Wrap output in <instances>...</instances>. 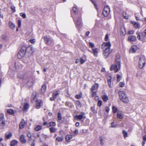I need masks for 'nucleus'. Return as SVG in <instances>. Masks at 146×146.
I'll list each match as a JSON object with an SVG mask.
<instances>
[{"mask_svg":"<svg viewBox=\"0 0 146 146\" xmlns=\"http://www.w3.org/2000/svg\"><path fill=\"white\" fill-rule=\"evenodd\" d=\"M81 24V17H78L77 20L76 24L77 25L79 26Z\"/></svg>","mask_w":146,"mask_h":146,"instance_id":"obj_25","label":"nucleus"},{"mask_svg":"<svg viewBox=\"0 0 146 146\" xmlns=\"http://www.w3.org/2000/svg\"><path fill=\"white\" fill-rule=\"evenodd\" d=\"M27 134L28 137L29 138H31V135L30 133L28 132L27 133Z\"/></svg>","mask_w":146,"mask_h":146,"instance_id":"obj_53","label":"nucleus"},{"mask_svg":"<svg viewBox=\"0 0 146 146\" xmlns=\"http://www.w3.org/2000/svg\"><path fill=\"white\" fill-rule=\"evenodd\" d=\"M18 26L19 27H20L21 25V22L20 20H18Z\"/></svg>","mask_w":146,"mask_h":146,"instance_id":"obj_54","label":"nucleus"},{"mask_svg":"<svg viewBox=\"0 0 146 146\" xmlns=\"http://www.w3.org/2000/svg\"><path fill=\"white\" fill-rule=\"evenodd\" d=\"M119 95L121 100H128V98H127V95L123 91H119Z\"/></svg>","mask_w":146,"mask_h":146,"instance_id":"obj_5","label":"nucleus"},{"mask_svg":"<svg viewBox=\"0 0 146 146\" xmlns=\"http://www.w3.org/2000/svg\"><path fill=\"white\" fill-rule=\"evenodd\" d=\"M117 116L118 118L120 119H122L123 117V115L121 111H118L117 113Z\"/></svg>","mask_w":146,"mask_h":146,"instance_id":"obj_20","label":"nucleus"},{"mask_svg":"<svg viewBox=\"0 0 146 146\" xmlns=\"http://www.w3.org/2000/svg\"><path fill=\"white\" fill-rule=\"evenodd\" d=\"M20 139L21 142L23 143H24L26 142V140L23 135H22L20 136Z\"/></svg>","mask_w":146,"mask_h":146,"instance_id":"obj_16","label":"nucleus"},{"mask_svg":"<svg viewBox=\"0 0 146 146\" xmlns=\"http://www.w3.org/2000/svg\"><path fill=\"white\" fill-rule=\"evenodd\" d=\"M110 11V9L109 6H106L104 9L102 13L105 17H106L109 14Z\"/></svg>","mask_w":146,"mask_h":146,"instance_id":"obj_6","label":"nucleus"},{"mask_svg":"<svg viewBox=\"0 0 146 146\" xmlns=\"http://www.w3.org/2000/svg\"><path fill=\"white\" fill-rule=\"evenodd\" d=\"M90 32L89 31H87V32L86 33V35L87 36H88L89 34H90Z\"/></svg>","mask_w":146,"mask_h":146,"instance_id":"obj_63","label":"nucleus"},{"mask_svg":"<svg viewBox=\"0 0 146 146\" xmlns=\"http://www.w3.org/2000/svg\"><path fill=\"white\" fill-rule=\"evenodd\" d=\"M102 99L103 100H108V97L106 95H104L102 96Z\"/></svg>","mask_w":146,"mask_h":146,"instance_id":"obj_36","label":"nucleus"},{"mask_svg":"<svg viewBox=\"0 0 146 146\" xmlns=\"http://www.w3.org/2000/svg\"><path fill=\"white\" fill-rule=\"evenodd\" d=\"M145 64V57L143 55H141L139 57V67L140 69H142Z\"/></svg>","mask_w":146,"mask_h":146,"instance_id":"obj_3","label":"nucleus"},{"mask_svg":"<svg viewBox=\"0 0 146 146\" xmlns=\"http://www.w3.org/2000/svg\"><path fill=\"white\" fill-rule=\"evenodd\" d=\"M25 122L23 119H22L19 124V128L20 129H23L25 126Z\"/></svg>","mask_w":146,"mask_h":146,"instance_id":"obj_14","label":"nucleus"},{"mask_svg":"<svg viewBox=\"0 0 146 146\" xmlns=\"http://www.w3.org/2000/svg\"><path fill=\"white\" fill-rule=\"evenodd\" d=\"M20 15L23 18H25L26 17V16L25 13H20Z\"/></svg>","mask_w":146,"mask_h":146,"instance_id":"obj_42","label":"nucleus"},{"mask_svg":"<svg viewBox=\"0 0 146 146\" xmlns=\"http://www.w3.org/2000/svg\"><path fill=\"white\" fill-rule=\"evenodd\" d=\"M58 120H61L62 119V117L61 115V113L59 112L58 113Z\"/></svg>","mask_w":146,"mask_h":146,"instance_id":"obj_41","label":"nucleus"},{"mask_svg":"<svg viewBox=\"0 0 146 146\" xmlns=\"http://www.w3.org/2000/svg\"><path fill=\"white\" fill-rule=\"evenodd\" d=\"M12 134L11 132H7L5 134V137L6 139H8L12 136Z\"/></svg>","mask_w":146,"mask_h":146,"instance_id":"obj_23","label":"nucleus"},{"mask_svg":"<svg viewBox=\"0 0 146 146\" xmlns=\"http://www.w3.org/2000/svg\"><path fill=\"white\" fill-rule=\"evenodd\" d=\"M29 41L31 43H33L35 42V39H32L30 40Z\"/></svg>","mask_w":146,"mask_h":146,"instance_id":"obj_55","label":"nucleus"},{"mask_svg":"<svg viewBox=\"0 0 146 146\" xmlns=\"http://www.w3.org/2000/svg\"><path fill=\"white\" fill-rule=\"evenodd\" d=\"M131 22L134 25V26L136 28L138 29L140 27V25L139 23L134 21H131Z\"/></svg>","mask_w":146,"mask_h":146,"instance_id":"obj_18","label":"nucleus"},{"mask_svg":"<svg viewBox=\"0 0 146 146\" xmlns=\"http://www.w3.org/2000/svg\"><path fill=\"white\" fill-rule=\"evenodd\" d=\"M105 40L107 41L108 40V34H106L105 38Z\"/></svg>","mask_w":146,"mask_h":146,"instance_id":"obj_49","label":"nucleus"},{"mask_svg":"<svg viewBox=\"0 0 146 146\" xmlns=\"http://www.w3.org/2000/svg\"><path fill=\"white\" fill-rule=\"evenodd\" d=\"M4 119V115L3 113H0V120H3Z\"/></svg>","mask_w":146,"mask_h":146,"instance_id":"obj_40","label":"nucleus"},{"mask_svg":"<svg viewBox=\"0 0 146 146\" xmlns=\"http://www.w3.org/2000/svg\"><path fill=\"white\" fill-rule=\"evenodd\" d=\"M22 106L23 107V110L25 111H27L29 107V104L27 103H25L23 105H22Z\"/></svg>","mask_w":146,"mask_h":146,"instance_id":"obj_13","label":"nucleus"},{"mask_svg":"<svg viewBox=\"0 0 146 146\" xmlns=\"http://www.w3.org/2000/svg\"><path fill=\"white\" fill-rule=\"evenodd\" d=\"M80 124L78 122H77L75 124V125L76 127H78L79 125Z\"/></svg>","mask_w":146,"mask_h":146,"instance_id":"obj_61","label":"nucleus"},{"mask_svg":"<svg viewBox=\"0 0 146 146\" xmlns=\"http://www.w3.org/2000/svg\"><path fill=\"white\" fill-rule=\"evenodd\" d=\"M11 9L13 12H15V7L13 6H11Z\"/></svg>","mask_w":146,"mask_h":146,"instance_id":"obj_43","label":"nucleus"},{"mask_svg":"<svg viewBox=\"0 0 146 146\" xmlns=\"http://www.w3.org/2000/svg\"><path fill=\"white\" fill-rule=\"evenodd\" d=\"M63 140V138L62 136L59 137H57L56 139V141L58 142H61Z\"/></svg>","mask_w":146,"mask_h":146,"instance_id":"obj_27","label":"nucleus"},{"mask_svg":"<svg viewBox=\"0 0 146 146\" xmlns=\"http://www.w3.org/2000/svg\"><path fill=\"white\" fill-rule=\"evenodd\" d=\"M85 60L83 59L82 58H81L80 59V63L81 64H82L85 62Z\"/></svg>","mask_w":146,"mask_h":146,"instance_id":"obj_48","label":"nucleus"},{"mask_svg":"<svg viewBox=\"0 0 146 146\" xmlns=\"http://www.w3.org/2000/svg\"><path fill=\"white\" fill-rule=\"evenodd\" d=\"M134 32V31L133 30H131L130 31L128 32V33L129 34H133Z\"/></svg>","mask_w":146,"mask_h":146,"instance_id":"obj_58","label":"nucleus"},{"mask_svg":"<svg viewBox=\"0 0 146 146\" xmlns=\"http://www.w3.org/2000/svg\"><path fill=\"white\" fill-rule=\"evenodd\" d=\"M126 33L125 29L124 27L121 28V29L120 34L122 36H124Z\"/></svg>","mask_w":146,"mask_h":146,"instance_id":"obj_19","label":"nucleus"},{"mask_svg":"<svg viewBox=\"0 0 146 146\" xmlns=\"http://www.w3.org/2000/svg\"><path fill=\"white\" fill-rule=\"evenodd\" d=\"M92 51L94 55H97L98 53V48H97L92 49Z\"/></svg>","mask_w":146,"mask_h":146,"instance_id":"obj_34","label":"nucleus"},{"mask_svg":"<svg viewBox=\"0 0 146 146\" xmlns=\"http://www.w3.org/2000/svg\"><path fill=\"white\" fill-rule=\"evenodd\" d=\"M91 1L93 4L94 5L96 9H97V6L95 2H94V0H90Z\"/></svg>","mask_w":146,"mask_h":146,"instance_id":"obj_52","label":"nucleus"},{"mask_svg":"<svg viewBox=\"0 0 146 146\" xmlns=\"http://www.w3.org/2000/svg\"><path fill=\"white\" fill-rule=\"evenodd\" d=\"M92 93V96H94L96 95V91H91Z\"/></svg>","mask_w":146,"mask_h":146,"instance_id":"obj_56","label":"nucleus"},{"mask_svg":"<svg viewBox=\"0 0 146 146\" xmlns=\"http://www.w3.org/2000/svg\"><path fill=\"white\" fill-rule=\"evenodd\" d=\"M135 18L137 20V21H138V20H141L139 19V17H138L137 16H135Z\"/></svg>","mask_w":146,"mask_h":146,"instance_id":"obj_62","label":"nucleus"},{"mask_svg":"<svg viewBox=\"0 0 146 146\" xmlns=\"http://www.w3.org/2000/svg\"><path fill=\"white\" fill-rule=\"evenodd\" d=\"M136 38L135 36L133 35H129L128 36V40L129 42H134L136 40Z\"/></svg>","mask_w":146,"mask_h":146,"instance_id":"obj_9","label":"nucleus"},{"mask_svg":"<svg viewBox=\"0 0 146 146\" xmlns=\"http://www.w3.org/2000/svg\"><path fill=\"white\" fill-rule=\"evenodd\" d=\"M17 143V141L13 140L11 141V146H15Z\"/></svg>","mask_w":146,"mask_h":146,"instance_id":"obj_29","label":"nucleus"},{"mask_svg":"<svg viewBox=\"0 0 146 146\" xmlns=\"http://www.w3.org/2000/svg\"><path fill=\"white\" fill-rule=\"evenodd\" d=\"M111 45L109 42H104L102 45V48L103 50L107 49H110Z\"/></svg>","mask_w":146,"mask_h":146,"instance_id":"obj_7","label":"nucleus"},{"mask_svg":"<svg viewBox=\"0 0 146 146\" xmlns=\"http://www.w3.org/2000/svg\"><path fill=\"white\" fill-rule=\"evenodd\" d=\"M72 136L70 135H67L66 136L65 139L66 141H69L72 138Z\"/></svg>","mask_w":146,"mask_h":146,"instance_id":"obj_30","label":"nucleus"},{"mask_svg":"<svg viewBox=\"0 0 146 146\" xmlns=\"http://www.w3.org/2000/svg\"><path fill=\"white\" fill-rule=\"evenodd\" d=\"M143 140L144 141H146V135H144L143 137Z\"/></svg>","mask_w":146,"mask_h":146,"instance_id":"obj_60","label":"nucleus"},{"mask_svg":"<svg viewBox=\"0 0 146 146\" xmlns=\"http://www.w3.org/2000/svg\"><path fill=\"white\" fill-rule=\"evenodd\" d=\"M78 134V131L77 129H76L73 132L72 135L74 136Z\"/></svg>","mask_w":146,"mask_h":146,"instance_id":"obj_38","label":"nucleus"},{"mask_svg":"<svg viewBox=\"0 0 146 146\" xmlns=\"http://www.w3.org/2000/svg\"><path fill=\"white\" fill-rule=\"evenodd\" d=\"M108 85L109 86V87L110 88H111V79H110L109 80H108Z\"/></svg>","mask_w":146,"mask_h":146,"instance_id":"obj_46","label":"nucleus"},{"mask_svg":"<svg viewBox=\"0 0 146 146\" xmlns=\"http://www.w3.org/2000/svg\"><path fill=\"white\" fill-rule=\"evenodd\" d=\"M46 89V86L45 85L42 86L40 89V91L42 93L44 94L45 92Z\"/></svg>","mask_w":146,"mask_h":146,"instance_id":"obj_24","label":"nucleus"},{"mask_svg":"<svg viewBox=\"0 0 146 146\" xmlns=\"http://www.w3.org/2000/svg\"><path fill=\"white\" fill-rule=\"evenodd\" d=\"M102 104V102L101 101H98L97 103V105L99 106H100Z\"/></svg>","mask_w":146,"mask_h":146,"instance_id":"obj_50","label":"nucleus"},{"mask_svg":"<svg viewBox=\"0 0 146 146\" xmlns=\"http://www.w3.org/2000/svg\"><path fill=\"white\" fill-rule=\"evenodd\" d=\"M7 111L8 113L10 114H13L14 113V110L11 109L7 110Z\"/></svg>","mask_w":146,"mask_h":146,"instance_id":"obj_35","label":"nucleus"},{"mask_svg":"<svg viewBox=\"0 0 146 146\" xmlns=\"http://www.w3.org/2000/svg\"><path fill=\"white\" fill-rule=\"evenodd\" d=\"M49 130L51 133H54L56 131L57 129L54 127H51L49 128Z\"/></svg>","mask_w":146,"mask_h":146,"instance_id":"obj_31","label":"nucleus"},{"mask_svg":"<svg viewBox=\"0 0 146 146\" xmlns=\"http://www.w3.org/2000/svg\"><path fill=\"white\" fill-rule=\"evenodd\" d=\"M82 94L81 93L80 94L76 95L75 96V98L77 99H80L82 98Z\"/></svg>","mask_w":146,"mask_h":146,"instance_id":"obj_37","label":"nucleus"},{"mask_svg":"<svg viewBox=\"0 0 146 146\" xmlns=\"http://www.w3.org/2000/svg\"><path fill=\"white\" fill-rule=\"evenodd\" d=\"M42 128V127L39 125H37L35 127V130L37 131L40 130Z\"/></svg>","mask_w":146,"mask_h":146,"instance_id":"obj_32","label":"nucleus"},{"mask_svg":"<svg viewBox=\"0 0 146 146\" xmlns=\"http://www.w3.org/2000/svg\"><path fill=\"white\" fill-rule=\"evenodd\" d=\"M36 109L39 108L42 105V101H36Z\"/></svg>","mask_w":146,"mask_h":146,"instance_id":"obj_10","label":"nucleus"},{"mask_svg":"<svg viewBox=\"0 0 146 146\" xmlns=\"http://www.w3.org/2000/svg\"><path fill=\"white\" fill-rule=\"evenodd\" d=\"M89 44L90 46L91 47V48H93L94 47V44L93 43L91 42H89Z\"/></svg>","mask_w":146,"mask_h":146,"instance_id":"obj_44","label":"nucleus"},{"mask_svg":"<svg viewBox=\"0 0 146 146\" xmlns=\"http://www.w3.org/2000/svg\"><path fill=\"white\" fill-rule=\"evenodd\" d=\"M56 125V123L55 122H50L47 125V127H49L51 126H54Z\"/></svg>","mask_w":146,"mask_h":146,"instance_id":"obj_26","label":"nucleus"},{"mask_svg":"<svg viewBox=\"0 0 146 146\" xmlns=\"http://www.w3.org/2000/svg\"><path fill=\"white\" fill-rule=\"evenodd\" d=\"M120 56L119 55H117L115 58V64H112L111 67V70H114L115 72H117L120 69Z\"/></svg>","mask_w":146,"mask_h":146,"instance_id":"obj_2","label":"nucleus"},{"mask_svg":"<svg viewBox=\"0 0 146 146\" xmlns=\"http://www.w3.org/2000/svg\"><path fill=\"white\" fill-rule=\"evenodd\" d=\"M33 84V80L31 78H29V80L27 82V84L28 86H31Z\"/></svg>","mask_w":146,"mask_h":146,"instance_id":"obj_21","label":"nucleus"},{"mask_svg":"<svg viewBox=\"0 0 146 146\" xmlns=\"http://www.w3.org/2000/svg\"><path fill=\"white\" fill-rule=\"evenodd\" d=\"M113 111L114 113H115L117 111V109L114 106L112 107Z\"/></svg>","mask_w":146,"mask_h":146,"instance_id":"obj_39","label":"nucleus"},{"mask_svg":"<svg viewBox=\"0 0 146 146\" xmlns=\"http://www.w3.org/2000/svg\"><path fill=\"white\" fill-rule=\"evenodd\" d=\"M80 132L81 133H86V130H85L84 129H82L80 130Z\"/></svg>","mask_w":146,"mask_h":146,"instance_id":"obj_51","label":"nucleus"},{"mask_svg":"<svg viewBox=\"0 0 146 146\" xmlns=\"http://www.w3.org/2000/svg\"><path fill=\"white\" fill-rule=\"evenodd\" d=\"M125 85V84L123 82H120L119 83V86L120 87H123Z\"/></svg>","mask_w":146,"mask_h":146,"instance_id":"obj_45","label":"nucleus"},{"mask_svg":"<svg viewBox=\"0 0 146 146\" xmlns=\"http://www.w3.org/2000/svg\"><path fill=\"white\" fill-rule=\"evenodd\" d=\"M84 114V113H81V114L78 115L76 116V117H77V118L79 120L81 119L83 117V115Z\"/></svg>","mask_w":146,"mask_h":146,"instance_id":"obj_28","label":"nucleus"},{"mask_svg":"<svg viewBox=\"0 0 146 146\" xmlns=\"http://www.w3.org/2000/svg\"><path fill=\"white\" fill-rule=\"evenodd\" d=\"M43 38L45 43L48 45H51L53 42L52 39L49 36H44Z\"/></svg>","mask_w":146,"mask_h":146,"instance_id":"obj_4","label":"nucleus"},{"mask_svg":"<svg viewBox=\"0 0 146 146\" xmlns=\"http://www.w3.org/2000/svg\"><path fill=\"white\" fill-rule=\"evenodd\" d=\"M9 25L10 28L12 29H14L15 27V25L11 21L9 22Z\"/></svg>","mask_w":146,"mask_h":146,"instance_id":"obj_22","label":"nucleus"},{"mask_svg":"<svg viewBox=\"0 0 146 146\" xmlns=\"http://www.w3.org/2000/svg\"><path fill=\"white\" fill-rule=\"evenodd\" d=\"M121 76L120 75H118L117 77V81L118 82H119L121 79Z\"/></svg>","mask_w":146,"mask_h":146,"instance_id":"obj_47","label":"nucleus"},{"mask_svg":"<svg viewBox=\"0 0 146 146\" xmlns=\"http://www.w3.org/2000/svg\"><path fill=\"white\" fill-rule=\"evenodd\" d=\"M137 46L135 45H133L131 47L130 50L132 53H135L137 50Z\"/></svg>","mask_w":146,"mask_h":146,"instance_id":"obj_11","label":"nucleus"},{"mask_svg":"<svg viewBox=\"0 0 146 146\" xmlns=\"http://www.w3.org/2000/svg\"><path fill=\"white\" fill-rule=\"evenodd\" d=\"M111 51V50L108 48L103 50V54L105 58H107Z\"/></svg>","mask_w":146,"mask_h":146,"instance_id":"obj_8","label":"nucleus"},{"mask_svg":"<svg viewBox=\"0 0 146 146\" xmlns=\"http://www.w3.org/2000/svg\"><path fill=\"white\" fill-rule=\"evenodd\" d=\"M32 98L34 100H38L37 94L36 92H33L32 95Z\"/></svg>","mask_w":146,"mask_h":146,"instance_id":"obj_15","label":"nucleus"},{"mask_svg":"<svg viewBox=\"0 0 146 146\" xmlns=\"http://www.w3.org/2000/svg\"><path fill=\"white\" fill-rule=\"evenodd\" d=\"M32 50V47L30 46H27L24 45L22 46L20 50L17 54L18 58L20 59L25 55L27 52L29 53Z\"/></svg>","mask_w":146,"mask_h":146,"instance_id":"obj_1","label":"nucleus"},{"mask_svg":"<svg viewBox=\"0 0 146 146\" xmlns=\"http://www.w3.org/2000/svg\"><path fill=\"white\" fill-rule=\"evenodd\" d=\"M98 84H96L92 86L91 88V91H96L98 88Z\"/></svg>","mask_w":146,"mask_h":146,"instance_id":"obj_17","label":"nucleus"},{"mask_svg":"<svg viewBox=\"0 0 146 146\" xmlns=\"http://www.w3.org/2000/svg\"><path fill=\"white\" fill-rule=\"evenodd\" d=\"M35 140H34L33 142L32 143L31 145V146H35Z\"/></svg>","mask_w":146,"mask_h":146,"instance_id":"obj_57","label":"nucleus"},{"mask_svg":"<svg viewBox=\"0 0 146 146\" xmlns=\"http://www.w3.org/2000/svg\"><path fill=\"white\" fill-rule=\"evenodd\" d=\"M122 134L124 138H125L128 136L127 133L125 130H123L122 131Z\"/></svg>","mask_w":146,"mask_h":146,"instance_id":"obj_33","label":"nucleus"},{"mask_svg":"<svg viewBox=\"0 0 146 146\" xmlns=\"http://www.w3.org/2000/svg\"><path fill=\"white\" fill-rule=\"evenodd\" d=\"M72 10L74 13H75L76 10V8L75 7H73L72 8Z\"/></svg>","mask_w":146,"mask_h":146,"instance_id":"obj_59","label":"nucleus"},{"mask_svg":"<svg viewBox=\"0 0 146 146\" xmlns=\"http://www.w3.org/2000/svg\"><path fill=\"white\" fill-rule=\"evenodd\" d=\"M142 20L143 21H145V23L146 25V18L143 19Z\"/></svg>","mask_w":146,"mask_h":146,"instance_id":"obj_64","label":"nucleus"},{"mask_svg":"<svg viewBox=\"0 0 146 146\" xmlns=\"http://www.w3.org/2000/svg\"><path fill=\"white\" fill-rule=\"evenodd\" d=\"M60 93L58 91H56L54 92L53 94V99L52 98H50L51 100H54L55 98Z\"/></svg>","mask_w":146,"mask_h":146,"instance_id":"obj_12","label":"nucleus"}]
</instances>
